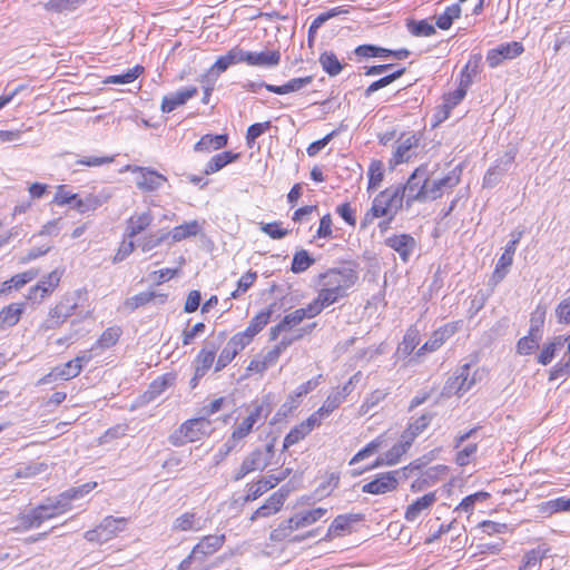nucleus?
<instances>
[{"instance_id":"12","label":"nucleus","mask_w":570,"mask_h":570,"mask_svg":"<svg viewBox=\"0 0 570 570\" xmlns=\"http://www.w3.org/2000/svg\"><path fill=\"white\" fill-rule=\"evenodd\" d=\"M127 170L137 174L136 186L144 191H154L163 186L167 178L149 168L127 166Z\"/></svg>"},{"instance_id":"56","label":"nucleus","mask_w":570,"mask_h":570,"mask_svg":"<svg viewBox=\"0 0 570 570\" xmlns=\"http://www.w3.org/2000/svg\"><path fill=\"white\" fill-rule=\"evenodd\" d=\"M541 511L549 514L560 511L570 512V498L561 497L553 500H549L542 503Z\"/></svg>"},{"instance_id":"29","label":"nucleus","mask_w":570,"mask_h":570,"mask_svg":"<svg viewBox=\"0 0 570 570\" xmlns=\"http://www.w3.org/2000/svg\"><path fill=\"white\" fill-rule=\"evenodd\" d=\"M513 160L514 156L512 154H507L504 158L500 159L495 165L490 167L484 175L483 186L491 188L499 184L501 177L508 171Z\"/></svg>"},{"instance_id":"55","label":"nucleus","mask_w":570,"mask_h":570,"mask_svg":"<svg viewBox=\"0 0 570 570\" xmlns=\"http://www.w3.org/2000/svg\"><path fill=\"white\" fill-rule=\"evenodd\" d=\"M46 463H29L22 466H19L14 472L16 479H30L40 473L47 471Z\"/></svg>"},{"instance_id":"24","label":"nucleus","mask_w":570,"mask_h":570,"mask_svg":"<svg viewBox=\"0 0 570 570\" xmlns=\"http://www.w3.org/2000/svg\"><path fill=\"white\" fill-rule=\"evenodd\" d=\"M197 94L198 89L191 86L177 90L170 95H167L163 98L161 111L171 112L177 107L185 105L189 99L195 97Z\"/></svg>"},{"instance_id":"36","label":"nucleus","mask_w":570,"mask_h":570,"mask_svg":"<svg viewBox=\"0 0 570 570\" xmlns=\"http://www.w3.org/2000/svg\"><path fill=\"white\" fill-rule=\"evenodd\" d=\"M38 276V271L29 269L20 274L13 275L10 279L2 283L0 293L8 294L12 289H20L27 283L33 281Z\"/></svg>"},{"instance_id":"45","label":"nucleus","mask_w":570,"mask_h":570,"mask_svg":"<svg viewBox=\"0 0 570 570\" xmlns=\"http://www.w3.org/2000/svg\"><path fill=\"white\" fill-rule=\"evenodd\" d=\"M298 530L295 527L293 517L287 520L282 521L275 529H273L269 533V540L272 542H282L291 537V534Z\"/></svg>"},{"instance_id":"33","label":"nucleus","mask_w":570,"mask_h":570,"mask_svg":"<svg viewBox=\"0 0 570 570\" xmlns=\"http://www.w3.org/2000/svg\"><path fill=\"white\" fill-rule=\"evenodd\" d=\"M328 510L323 507L309 509V510H303L297 513H295L293 517L295 527L297 529L309 527L317 521H320L322 518H324L327 514Z\"/></svg>"},{"instance_id":"53","label":"nucleus","mask_w":570,"mask_h":570,"mask_svg":"<svg viewBox=\"0 0 570 570\" xmlns=\"http://www.w3.org/2000/svg\"><path fill=\"white\" fill-rule=\"evenodd\" d=\"M420 342L419 331L410 328L405 333L402 343L399 345L397 351L404 356L410 355Z\"/></svg>"},{"instance_id":"41","label":"nucleus","mask_w":570,"mask_h":570,"mask_svg":"<svg viewBox=\"0 0 570 570\" xmlns=\"http://www.w3.org/2000/svg\"><path fill=\"white\" fill-rule=\"evenodd\" d=\"M24 311L23 303H12L0 311V324L11 327L16 325Z\"/></svg>"},{"instance_id":"26","label":"nucleus","mask_w":570,"mask_h":570,"mask_svg":"<svg viewBox=\"0 0 570 570\" xmlns=\"http://www.w3.org/2000/svg\"><path fill=\"white\" fill-rule=\"evenodd\" d=\"M154 215L150 210L132 214L126 222V236L130 239L146 230L153 223Z\"/></svg>"},{"instance_id":"63","label":"nucleus","mask_w":570,"mask_h":570,"mask_svg":"<svg viewBox=\"0 0 570 570\" xmlns=\"http://www.w3.org/2000/svg\"><path fill=\"white\" fill-rule=\"evenodd\" d=\"M489 495L490 494L488 492L483 491L470 494L460 502V504L455 508V511H464L468 513H472L475 503L487 500Z\"/></svg>"},{"instance_id":"30","label":"nucleus","mask_w":570,"mask_h":570,"mask_svg":"<svg viewBox=\"0 0 570 570\" xmlns=\"http://www.w3.org/2000/svg\"><path fill=\"white\" fill-rule=\"evenodd\" d=\"M205 527V521L197 515L196 512L188 511L177 517L173 522V531L186 532V531H200Z\"/></svg>"},{"instance_id":"11","label":"nucleus","mask_w":570,"mask_h":570,"mask_svg":"<svg viewBox=\"0 0 570 570\" xmlns=\"http://www.w3.org/2000/svg\"><path fill=\"white\" fill-rule=\"evenodd\" d=\"M76 303H70L69 299L61 301L49 311L48 317L40 325L42 331L59 328L75 312Z\"/></svg>"},{"instance_id":"37","label":"nucleus","mask_w":570,"mask_h":570,"mask_svg":"<svg viewBox=\"0 0 570 570\" xmlns=\"http://www.w3.org/2000/svg\"><path fill=\"white\" fill-rule=\"evenodd\" d=\"M156 297H159L161 302H165V299L167 298V295L166 294H156L155 292H141L137 295H134V296L125 299L121 308L127 312H134L138 307L148 304Z\"/></svg>"},{"instance_id":"31","label":"nucleus","mask_w":570,"mask_h":570,"mask_svg":"<svg viewBox=\"0 0 570 570\" xmlns=\"http://www.w3.org/2000/svg\"><path fill=\"white\" fill-rule=\"evenodd\" d=\"M550 549L546 544L538 546L527 551L521 560L518 570H540L542 560L548 556Z\"/></svg>"},{"instance_id":"54","label":"nucleus","mask_w":570,"mask_h":570,"mask_svg":"<svg viewBox=\"0 0 570 570\" xmlns=\"http://www.w3.org/2000/svg\"><path fill=\"white\" fill-rule=\"evenodd\" d=\"M513 263V257L508 254H502L495 265L491 281L494 284L500 283L508 274L510 266Z\"/></svg>"},{"instance_id":"13","label":"nucleus","mask_w":570,"mask_h":570,"mask_svg":"<svg viewBox=\"0 0 570 570\" xmlns=\"http://www.w3.org/2000/svg\"><path fill=\"white\" fill-rule=\"evenodd\" d=\"M243 62L250 67L274 68L281 62L279 50H264L261 52L245 51L242 49Z\"/></svg>"},{"instance_id":"46","label":"nucleus","mask_w":570,"mask_h":570,"mask_svg":"<svg viewBox=\"0 0 570 570\" xmlns=\"http://www.w3.org/2000/svg\"><path fill=\"white\" fill-rule=\"evenodd\" d=\"M320 63L323 70L331 77L337 76L343 69V65L332 51L323 52L320 56Z\"/></svg>"},{"instance_id":"60","label":"nucleus","mask_w":570,"mask_h":570,"mask_svg":"<svg viewBox=\"0 0 570 570\" xmlns=\"http://www.w3.org/2000/svg\"><path fill=\"white\" fill-rule=\"evenodd\" d=\"M142 67L136 66L129 70H127L122 75L109 76L106 78L105 83H118L125 85L130 83L138 78V76L142 72Z\"/></svg>"},{"instance_id":"58","label":"nucleus","mask_w":570,"mask_h":570,"mask_svg":"<svg viewBox=\"0 0 570 570\" xmlns=\"http://www.w3.org/2000/svg\"><path fill=\"white\" fill-rule=\"evenodd\" d=\"M173 383V379L169 376H160L156 379L150 385L148 391L146 392V396L149 401L156 399L161 393H164Z\"/></svg>"},{"instance_id":"9","label":"nucleus","mask_w":570,"mask_h":570,"mask_svg":"<svg viewBox=\"0 0 570 570\" xmlns=\"http://www.w3.org/2000/svg\"><path fill=\"white\" fill-rule=\"evenodd\" d=\"M470 364L460 366L445 383L444 394L462 395L475 384L474 376H471Z\"/></svg>"},{"instance_id":"42","label":"nucleus","mask_w":570,"mask_h":570,"mask_svg":"<svg viewBox=\"0 0 570 570\" xmlns=\"http://www.w3.org/2000/svg\"><path fill=\"white\" fill-rule=\"evenodd\" d=\"M228 137L226 135H205L196 142L195 151L217 150L227 145Z\"/></svg>"},{"instance_id":"5","label":"nucleus","mask_w":570,"mask_h":570,"mask_svg":"<svg viewBox=\"0 0 570 570\" xmlns=\"http://www.w3.org/2000/svg\"><path fill=\"white\" fill-rule=\"evenodd\" d=\"M428 165L417 167L409 177L405 185L401 186L402 199L411 206L414 202H426Z\"/></svg>"},{"instance_id":"28","label":"nucleus","mask_w":570,"mask_h":570,"mask_svg":"<svg viewBox=\"0 0 570 570\" xmlns=\"http://www.w3.org/2000/svg\"><path fill=\"white\" fill-rule=\"evenodd\" d=\"M358 521L356 514H340L337 515L327 529L323 541H332L334 538L341 537L351 531L352 523Z\"/></svg>"},{"instance_id":"59","label":"nucleus","mask_w":570,"mask_h":570,"mask_svg":"<svg viewBox=\"0 0 570 570\" xmlns=\"http://www.w3.org/2000/svg\"><path fill=\"white\" fill-rule=\"evenodd\" d=\"M168 237V233H153L144 236L138 246L141 248L144 253H147L156 247H158L165 239Z\"/></svg>"},{"instance_id":"23","label":"nucleus","mask_w":570,"mask_h":570,"mask_svg":"<svg viewBox=\"0 0 570 570\" xmlns=\"http://www.w3.org/2000/svg\"><path fill=\"white\" fill-rule=\"evenodd\" d=\"M436 500L438 498L435 492H429L421 498H417L410 505H407L404 513V519L407 522H414L421 514L428 513Z\"/></svg>"},{"instance_id":"1","label":"nucleus","mask_w":570,"mask_h":570,"mask_svg":"<svg viewBox=\"0 0 570 570\" xmlns=\"http://www.w3.org/2000/svg\"><path fill=\"white\" fill-rule=\"evenodd\" d=\"M357 281L358 273L353 268H330L318 276L316 283L317 295L331 306L346 297L348 291Z\"/></svg>"},{"instance_id":"22","label":"nucleus","mask_w":570,"mask_h":570,"mask_svg":"<svg viewBox=\"0 0 570 570\" xmlns=\"http://www.w3.org/2000/svg\"><path fill=\"white\" fill-rule=\"evenodd\" d=\"M386 246L395 250L403 262H407L416 246L415 239L409 234L393 235L385 239Z\"/></svg>"},{"instance_id":"38","label":"nucleus","mask_w":570,"mask_h":570,"mask_svg":"<svg viewBox=\"0 0 570 570\" xmlns=\"http://www.w3.org/2000/svg\"><path fill=\"white\" fill-rule=\"evenodd\" d=\"M406 452H407V450L404 448V445L396 443L392 446V449H390L387 452H385L384 455L381 459H379L374 465L368 466L362 471H354L353 475H360L364 471H370L373 468L380 466L383 464L394 465L400 461L401 456L404 455Z\"/></svg>"},{"instance_id":"10","label":"nucleus","mask_w":570,"mask_h":570,"mask_svg":"<svg viewBox=\"0 0 570 570\" xmlns=\"http://www.w3.org/2000/svg\"><path fill=\"white\" fill-rule=\"evenodd\" d=\"M419 137L415 134H402L395 140V149L392 158L390 159V165L395 167L400 164L409 161L415 155Z\"/></svg>"},{"instance_id":"27","label":"nucleus","mask_w":570,"mask_h":570,"mask_svg":"<svg viewBox=\"0 0 570 570\" xmlns=\"http://www.w3.org/2000/svg\"><path fill=\"white\" fill-rule=\"evenodd\" d=\"M80 366L72 360L53 367L47 375L39 380V384H49L57 380H70L80 374Z\"/></svg>"},{"instance_id":"48","label":"nucleus","mask_w":570,"mask_h":570,"mask_svg":"<svg viewBox=\"0 0 570 570\" xmlns=\"http://www.w3.org/2000/svg\"><path fill=\"white\" fill-rule=\"evenodd\" d=\"M314 263L315 259L309 256L308 252L301 249L294 254L291 271L295 274H299L307 271Z\"/></svg>"},{"instance_id":"34","label":"nucleus","mask_w":570,"mask_h":570,"mask_svg":"<svg viewBox=\"0 0 570 570\" xmlns=\"http://www.w3.org/2000/svg\"><path fill=\"white\" fill-rule=\"evenodd\" d=\"M279 356L281 354L278 353V350L273 347L266 353L252 360L247 366V371L263 374L267 368L274 366L277 363Z\"/></svg>"},{"instance_id":"43","label":"nucleus","mask_w":570,"mask_h":570,"mask_svg":"<svg viewBox=\"0 0 570 570\" xmlns=\"http://www.w3.org/2000/svg\"><path fill=\"white\" fill-rule=\"evenodd\" d=\"M238 158V154H233L230 151H224L220 154H217L210 158V160L207 163L204 173L206 175H212L214 173H217L222 168H224L226 165L233 163Z\"/></svg>"},{"instance_id":"44","label":"nucleus","mask_w":570,"mask_h":570,"mask_svg":"<svg viewBox=\"0 0 570 570\" xmlns=\"http://www.w3.org/2000/svg\"><path fill=\"white\" fill-rule=\"evenodd\" d=\"M96 487H97V482H88L80 487L71 488V489L62 492L59 497L61 498V500L63 501L66 507H68V510H69L71 508L70 502L72 500H78V499L85 497L86 494L91 492Z\"/></svg>"},{"instance_id":"39","label":"nucleus","mask_w":570,"mask_h":570,"mask_svg":"<svg viewBox=\"0 0 570 570\" xmlns=\"http://www.w3.org/2000/svg\"><path fill=\"white\" fill-rule=\"evenodd\" d=\"M108 199H109L108 194H99V195L89 194L85 198L77 197V202L75 203L73 207L79 213L83 214V213H87L90 210H96L98 207H100L101 205L107 203Z\"/></svg>"},{"instance_id":"16","label":"nucleus","mask_w":570,"mask_h":570,"mask_svg":"<svg viewBox=\"0 0 570 570\" xmlns=\"http://www.w3.org/2000/svg\"><path fill=\"white\" fill-rule=\"evenodd\" d=\"M287 495L288 490H285L284 488L274 492L272 495H269L265 503L252 514L250 521H255L259 518H268L276 514L283 508Z\"/></svg>"},{"instance_id":"35","label":"nucleus","mask_w":570,"mask_h":570,"mask_svg":"<svg viewBox=\"0 0 570 570\" xmlns=\"http://www.w3.org/2000/svg\"><path fill=\"white\" fill-rule=\"evenodd\" d=\"M566 346V340L563 335H559L552 338L549 343L542 346L541 353L538 356V362L542 365H548L554 358V356Z\"/></svg>"},{"instance_id":"51","label":"nucleus","mask_w":570,"mask_h":570,"mask_svg":"<svg viewBox=\"0 0 570 570\" xmlns=\"http://www.w3.org/2000/svg\"><path fill=\"white\" fill-rule=\"evenodd\" d=\"M18 527L22 530H28L31 528H38L43 522V518L40 517V512H38V509H31L28 512L21 513L18 517Z\"/></svg>"},{"instance_id":"25","label":"nucleus","mask_w":570,"mask_h":570,"mask_svg":"<svg viewBox=\"0 0 570 570\" xmlns=\"http://www.w3.org/2000/svg\"><path fill=\"white\" fill-rule=\"evenodd\" d=\"M225 542L224 534L205 535L189 553V559L199 558L200 554L212 556L217 552Z\"/></svg>"},{"instance_id":"8","label":"nucleus","mask_w":570,"mask_h":570,"mask_svg":"<svg viewBox=\"0 0 570 570\" xmlns=\"http://www.w3.org/2000/svg\"><path fill=\"white\" fill-rule=\"evenodd\" d=\"M460 183V175L455 170L441 178H433V173L428 169L426 200H435L445 191L451 190Z\"/></svg>"},{"instance_id":"19","label":"nucleus","mask_w":570,"mask_h":570,"mask_svg":"<svg viewBox=\"0 0 570 570\" xmlns=\"http://www.w3.org/2000/svg\"><path fill=\"white\" fill-rule=\"evenodd\" d=\"M61 273L53 271L45 276L37 285L30 287L27 298L35 302L42 301L59 284Z\"/></svg>"},{"instance_id":"20","label":"nucleus","mask_w":570,"mask_h":570,"mask_svg":"<svg viewBox=\"0 0 570 570\" xmlns=\"http://www.w3.org/2000/svg\"><path fill=\"white\" fill-rule=\"evenodd\" d=\"M458 330L456 324L449 323L436 330L425 344L417 351V355L431 353L439 350Z\"/></svg>"},{"instance_id":"52","label":"nucleus","mask_w":570,"mask_h":570,"mask_svg":"<svg viewBox=\"0 0 570 570\" xmlns=\"http://www.w3.org/2000/svg\"><path fill=\"white\" fill-rule=\"evenodd\" d=\"M405 69L404 68H400L395 71H393L392 73L372 82L364 91V96L366 98L371 97V95L386 86H389L390 83H392L394 80H396L397 78H400L403 73H404Z\"/></svg>"},{"instance_id":"7","label":"nucleus","mask_w":570,"mask_h":570,"mask_svg":"<svg viewBox=\"0 0 570 570\" xmlns=\"http://www.w3.org/2000/svg\"><path fill=\"white\" fill-rule=\"evenodd\" d=\"M406 469L393 470L379 474L371 482L365 483L362 487L364 493L370 494H385L396 490L399 482L402 478H406Z\"/></svg>"},{"instance_id":"57","label":"nucleus","mask_w":570,"mask_h":570,"mask_svg":"<svg viewBox=\"0 0 570 570\" xmlns=\"http://www.w3.org/2000/svg\"><path fill=\"white\" fill-rule=\"evenodd\" d=\"M539 347V337L532 331L529 335L520 338L517 344V351L521 355H529Z\"/></svg>"},{"instance_id":"40","label":"nucleus","mask_w":570,"mask_h":570,"mask_svg":"<svg viewBox=\"0 0 570 570\" xmlns=\"http://www.w3.org/2000/svg\"><path fill=\"white\" fill-rule=\"evenodd\" d=\"M37 509L40 517L43 518V522L68 511V507L60 497L49 499L46 503L38 505Z\"/></svg>"},{"instance_id":"21","label":"nucleus","mask_w":570,"mask_h":570,"mask_svg":"<svg viewBox=\"0 0 570 570\" xmlns=\"http://www.w3.org/2000/svg\"><path fill=\"white\" fill-rule=\"evenodd\" d=\"M289 474V470L281 472L278 475H267L262 478L256 483L252 484L246 495V501H254L263 495L268 490L275 488L281 481H283Z\"/></svg>"},{"instance_id":"14","label":"nucleus","mask_w":570,"mask_h":570,"mask_svg":"<svg viewBox=\"0 0 570 570\" xmlns=\"http://www.w3.org/2000/svg\"><path fill=\"white\" fill-rule=\"evenodd\" d=\"M523 52V46L520 42L513 41L503 43L488 51L487 62L489 67L497 68L507 59H513Z\"/></svg>"},{"instance_id":"17","label":"nucleus","mask_w":570,"mask_h":570,"mask_svg":"<svg viewBox=\"0 0 570 570\" xmlns=\"http://www.w3.org/2000/svg\"><path fill=\"white\" fill-rule=\"evenodd\" d=\"M266 454L263 453L262 449H256L252 451L242 462L239 469L236 471L234 475L235 481H239L245 478L248 473L264 470L268 462L266 460Z\"/></svg>"},{"instance_id":"64","label":"nucleus","mask_w":570,"mask_h":570,"mask_svg":"<svg viewBox=\"0 0 570 570\" xmlns=\"http://www.w3.org/2000/svg\"><path fill=\"white\" fill-rule=\"evenodd\" d=\"M199 558L189 559V556L185 558L180 563L179 570H209V566L206 564V558L208 556L200 554Z\"/></svg>"},{"instance_id":"3","label":"nucleus","mask_w":570,"mask_h":570,"mask_svg":"<svg viewBox=\"0 0 570 570\" xmlns=\"http://www.w3.org/2000/svg\"><path fill=\"white\" fill-rule=\"evenodd\" d=\"M213 430L209 419L206 416L195 417L185 421L169 435L168 441L174 446H183L210 435Z\"/></svg>"},{"instance_id":"18","label":"nucleus","mask_w":570,"mask_h":570,"mask_svg":"<svg viewBox=\"0 0 570 570\" xmlns=\"http://www.w3.org/2000/svg\"><path fill=\"white\" fill-rule=\"evenodd\" d=\"M242 48L238 46L233 47L226 55L217 58L215 63L209 68L207 78L216 80L220 73L225 72L230 66L242 63Z\"/></svg>"},{"instance_id":"50","label":"nucleus","mask_w":570,"mask_h":570,"mask_svg":"<svg viewBox=\"0 0 570 570\" xmlns=\"http://www.w3.org/2000/svg\"><path fill=\"white\" fill-rule=\"evenodd\" d=\"M461 14V7L458 3L446 7L445 11L438 16L436 26L442 30H448L454 19L459 18Z\"/></svg>"},{"instance_id":"61","label":"nucleus","mask_w":570,"mask_h":570,"mask_svg":"<svg viewBox=\"0 0 570 570\" xmlns=\"http://www.w3.org/2000/svg\"><path fill=\"white\" fill-rule=\"evenodd\" d=\"M120 334L121 331L119 327H109L102 332L96 342V346L100 348H109L118 342Z\"/></svg>"},{"instance_id":"6","label":"nucleus","mask_w":570,"mask_h":570,"mask_svg":"<svg viewBox=\"0 0 570 570\" xmlns=\"http://www.w3.org/2000/svg\"><path fill=\"white\" fill-rule=\"evenodd\" d=\"M128 520L126 518L106 517L100 524L85 532V539L89 542L105 543L125 531Z\"/></svg>"},{"instance_id":"15","label":"nucleus","mask_w":570,"mask_h":570,"mask_svg":"<svg viewBox=\"0 0 570 570\" xmlns=\"http://www.w3.org/2000/svg\"><path fill=\"white\" fill-rule=\"evenodd\" d=\"M218 350V344L214 342H206L204 347L199 351L195 358V375L193 381H197L203 377L208 370L213 366L215 355Z\"/></svg>"},{"instance_id":"2","label":"nucleus","mask_w":570,"mask_h":570,"mask_svg":"<svg viewBox=\"0 0 570 570\" xmlns=\"http://www.w3.org/2000/svg\"><path fill=\"white\" fill-rule=\"evenodd\" d=\"M403 206L401 185L381 191L373 199L370 210L364 215L361 227L365 228L375 218L389 217L392 220Z\"/></svg>"},{"instance_id":"4","label":"nucleus","mask_w":570,"mask_h":570,"mask_svg":"<svg viewBox=\"0 0 570 570\" xmlns=\"http://www.w3.org/2000/svg\"><path fill=\"white\" fill-rule=\"evenodd\" d=\"M269 411H265L264 404H254L249 410L248 415L244 417L240 422L236 423L232 435L224 443L223 455H227L229 452L235 450L239 443L253 431L254 425L261 421L265 420L268 416Z\"/></svg>"},{"instance_id":"49","label":"nucleus","mask_w":570,"mask_h":570,"mask_svg":"<svg viewBox=\"0 0 570 570\" xmlns=\"http://www.w3.org/2000/svg\"><path fill=\"white\" fill-rule=\"evenodd\" d=\"M82 0H50L43 4L47 11L62 13L76 10Z\"/></svg>"},{"instance_id":"32","label":"nucleus","mask_w":570,"mask_h":570,"mask_svg":"<svg viewBox=\"0 0 570 570\" xmlns=\"http://www.w3.org/2000/svg\"><path fill=\"white\" fill-rule=\"evenodd\" d=\"M203 230V224L198 220L185 222L179 226L174 227L169 233L168 237L171 238L174 243L181 242L189 237H195L200 234Z\"/></svg>"},{"instance_id":"62","label":"nucleus","mask_w":570,"mask_h":570,"mask_svg":"<svg viewBox=\"0 0 570 570\" xmlns=\"http://www.w3.org/2000/svg\"><path fill=\"white\" fill-rule=\"evenodd\" d=\"M271 311H263L258 313L250 320L246 331L254 337L267 325Z\"/></svg>"},{"instance_id":"47","label":"nucleus","mask_w":570,"mask_h":570,"mask_svg":"<svg viewBox=\"0 0 570 570\" xmlns=\"http://www.w3.org/2000/svg\"><path fill=\"white\" fill-rule=\"evenodd\" d=\"M368 186L367 190H375L380 187L384 178V165L381 160H373L370 164L368 171Z\"/></svg>"}]
</instances>
